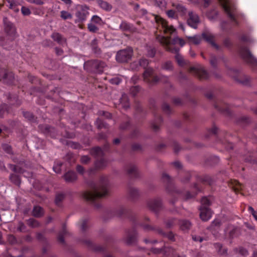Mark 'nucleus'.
Segmentation results:
<instances>
[{
    "instance_id": "nucleus-1",
    "label": "nucleus",
    "mask_w": 257,
    "mask_h": 257,
    "mask_svg": "<svg viewBox=\"0 0 257 257\" xmlns=\"http://www.w3.org/2000/svg\"><path fill=\"white\" fill-rule=\"evenodd\" d=\"M107 178L101 177L99 185L94 184L90 185L92 191H86L83 193V197L87 201L94 203L97 199L105 196L108 194Z\"/></svg>"
},
{
    "instance_id": "nucleus-2",
    "label": "nucleus",
    "mask_w": 257,
    "mask_h": 257,
    "mask_svg": "<svg viewBox=\"0 0 257 257\" xmlns=\"http://www.w3.org/2000/svg\"><path fill=\"white\" fill-rule=\"evenodd\" d=\"M218 1L228 18L235 25H238V22L236 18L238 14L234 1L233 0Z\"/></svg>"
},
{
    "instance_id": "nucleus-3",
    "label": "nucleus",
    "mask_w": 257,
    "mask_h": 257,
    "mask_svg": "<svg viewBox=\"0 0 257 257\" xmlns=\"http://www.w3.org/2000/svg\"><path fill=\"white\" fill-rule=\"evenodd\" d=\"M156 39L158 42L165 47L167 50H168V47H169L171 48H175L172 45L178 44L181 47H183L185 44V42L183 39L177 36L171 40L169 37H165L156 34Z\"/></svg>"
},
{
    "instance_id": "nucleus-4",
    "label": "nucleus",
    "mask_w": 257,
    "mask_h": 257,
    "mask_svg": "<svg viewBox=\"0 0 257 257\" xmlns=\"http://www.w3.org/2000/svg\"><path fill=\"white\" fill-rule=\"evenodd\" d=\"M143 76L144 80L151 85H153L159 81L166 83L168 80L167 77L163 75H155L153 69L151 68H149L145 70Z\"/></svg>"
},
{
    "instance_id": "nucleus-5",
    "label": "nucleus",
    "mask_w": 257,
    "mask_h": 257,
    "mask_svg": "<svg viewBox=\"0 0 257 257\" xmlns=\"http://www.w3.org/2000/svg\"><path fill=\"white\" fill-rule=\"evenodd\" d=\"M157 23V29L160 32H163L165 34L172 35L176 32V29L172 25H169L167 22L161 17L155 16L154 17Z\"/></svg>"
},
{
    "instance_id": "nucleus-6",
    "label": "nucleus",
    "mask_w": 257,
    "mask_h": 257,
    "mask_svg": "<svg viewBox=\"0 0 257 257\" xmlns=\"http://www.w3.org/2000/svg\"><path fill=\"white\" fill-rule=\"evenodd\" d=\"M239 51L241 57L247 64L252 68L257 69V59L251 54L246 47H240Z\"/></svg>"
},
{
    "instance_id": "nucleus-7",
    "label": "nucleus",
    "mask_w": 257,
    "mask_h": 257,
    "mask_svg": "<svg viewBox=\"0 0 257 257\" xmlns=\"http://www.w3.org/2000/svg\"><path fill=\"white\" fill-rule=\"evenodd\" d=\"M133 53V49L131 47L121 50L117 52L115 57L116 60L120 63L126 62L132 58Z\"/></svg>"
},
{
    "instance_id": "nucleus-8",
    "label": "nucleus",
    "mask_w": 257,
    "mask_h": 257,
    "mask_svg": "<svg viewBox=\"0 0 257 257\" xmlns=\"http://www.w3.org/2000/svg\"><path fill=\"white\" fill-rule=\"evenodd\" d=\"M5 30L12 40L16 37V29L12 23L9 22L6 18L4 19Z\"/></svg>"
},
{
    "instance_id": "nucleus-9",
    "label": "nucleus",
    "mask_w": 257,
    "mask_h": 257,
    "mask_svg": "<svg viewBox=\"0 0 257 257\" xmlns=\"http://www.w3.org/2000/svg\"><path fill=\"white\" fill-rule=\"evenodd\" d=\"M187 22L188 25L192 28L197 29L200 21L198 15L196 13L191 11L189 12L188 13V18Z\"/></svg>"
},
{
    "instance_id": "nucleus-10",
    "label": "nucleus",
    "mask_w": 257,
    "mask_h": 257,
    "mask_svg": "<svg viewBox=\"0 0 257 257\" xmlns=\"http://www.w3.org/2000/svg\"><path fill=\"white\" fill-rule=\"evenodd\" d=\"M201 37L216 49H219L220 47L214 42V36L209 30H204L202 33Z\"/></svg>"
},
{
    "instance_id": "nucleus-11",
    "label": "nucleus",
    "mask_w": 257,
    "mask_h": 257,
    "mask_svg": "<svg viewBox=\"0 0 257 257\" xmlns=\"http://www.w3.org/2000/svg\"><path fill=\"white\" fill-rule=\"evenodd\" d=\"M189 72L193 73L196 75L200 79H207L208 77V74L201 67H192L189 69Z\"/></svg>"
},
{
    "instance_id": "nucleus-12",
    "label": "nucleus",
    "mask_w": 257,
    "mask_h": 257,
    "mask_svg": "<svg viewBox=\"0 0 257 257\" xmlns=\"http://www.w3.org/2000/svg\"><path fill=\"white\" fill-rule=\"evenodd\" d=\"M151 251L155 254L163 253L165 256H169L174 254V250L171 247H164L161 248L152 247Z\"/></svg>"
},
{
    "instance_id": "nucleus-13",
    "label": "nucleus",
    "mask_w": 257,
    "mask_h": 257,
    "mask_svg": "<svg viewBox=\"0 0 257 257\" xmlns=\"http://www.w3.org/2000/svg\"><path fill=\"white\" fill-rule=\"evenodd\" d=\"M148 206L151 210L157 212L162 206L161 200L159 198L150 200L148 202Z\"/></svg>"
},
{
    "instance_id": "nucleus-14",
    "label": "nucleus",
    "mask_w": 257,
    "mask_h": 257,
    "mask_svg": "<svg viewBox=\"0 0 257 257\" xmlns=\"http://www.w3.org/2000/svg\"><path fill=\"white\" fill-rule=\"evenodd\" d=\"M200 218L204 221L210 219L212 216V212L210 209L207 207H201L200 208Z\"/></svg>"
},
{
    "instance_id": "nucleus-15",
    "label": "nucleus",
    "mask_w": 257,
    "mask_h": 257,
    "mask_svg": "<svg viewBox=\"0 0 257 257\" xmlns=\"http://www.w3.org/2000/svg\"><path fill=\"white\" fill-rule=\"evenodd\" d=\"M3 76L0 78V80H3L4 81L9 84L13 83L14 80V75L12 72H8L6 70L2 71Z\"/></svg>"
},
{
    "instance_id": "nucleus-16",
    "label": "nucleus",
    "mask_w": 257,
    "mask_h": 257,
    "mask_svg": "<svg viewBox=\"0 0 257 257\" xmlns=\"http://www.w3.org/2000/svg\"><path fill=\"white\" fill-rule=\"evenodd\" d=\"M167 51L176 54L175 59L179 65L183 66L185 64V61L183 57L179 53V49L177 48H171L170 47H168Z\"/></svg>"
},
{
    "instance_id": "nucleus-17",
    "label": "nucleus",
    "mask_w": 257,
    "mask_h": 257,
    "mask_svg": "<svg viewBox=\"0 0 257 257\" xmlns=\"http://www.w3.org/2000/svg\"><path fill=\"white\" fill-rule=\"evenodd\" d=\"M137 233L134 229L126 232L125 241L128 244L134 243L136 240Z\"/></svg>"
},
{
    "instance_id": "nucleus-18",
    "label": "nucleus",
    "mask_w": 257,
    "mask_h": 257,
    "mask_svg": "<svg viewBox=\"0 0 257 257\" xmlns=\"http://www.w3.org/2000/svg\"><path fill=\"white\" fill-rule=\"evenodd\" d=\"M87 10L88 9L86 8V9H82L80 11H79L76 13V16L79 21H84L86 19L87 17L89 14Z\"/></svg>"
},
{
    "instance_id": "nucleus-19",
    "label": "nucleus",
    "mask_w": 257,
    "mask_h": 257,
    "mask_svg": "<svg viewBox=\"0 0 257 257\" xmlns=\"http://www.w3.org/2000/svg\"><path fill=\"white\" fill-rule=\"evenodd\" d=\"M64 178L66 182H72L76 180L77 177L75 172L70 171L65 174Z\"/></svg>"
},
{
    "instance_id": "nucleus-20",
    "label": "nucleus",
    "mask_w": 257,
    "mask_h": 257,
    "mask_svg": "<svg viewBox=\"0 0 257 257\" xmlns=\"http://www.w3.org/2000/svg\"><path fill=\"white\" fill-rule=\"evenodd\" d=\"M188 40V43L191 44L198 45L202 41V37L200 35H196L194 36H186Z\"/></svg>"
},
{
    "instance_id": "nucleus-21",
    "label": "nucleus",
    "mask_w": 257,
    "mask_h": 257,
    "mask_svg": "<svg viewBox=\"0 0 257 257\" xmlns=\"http://www.w3.org/2000/svg\"><path fill=\"white\" fill-rule=\"evenodd\" d=\"M172 6L175 8L177 12L180 13L181 16H183L186 14L187 12L186 9L180 3L178 2L173 3Z\"/></svg>"
},
{
    "instance_id": "nucleus-22",
    "label": "nucleus",
    "mask_w": 257,
    "mask_h": 257,
    "mask_svg": "<svg viewBox=\"0 0 257 257\" xmlns=\"http://www.w3.org/2000/svg\"><path fill=\"white\" fill-rule=\"evenodd\" d=\"M53 40L60 45H63L66 43V40L58 33H53L51 35Z\"/></svg>"
},
{
    "instance_id": "nucleus-23",
    "label": "nucleus",
    "mask_w": 257,
    "mask_h": 257,
    "mask_svg": "<svg viewBox=\"0 0 257 257\" xmlns=\"http://www.w3.org/2000/svg\"><path fill=\"white\" fill-rule=\"evenodd\" d=\"M9 4L10 9L13 10L15 12H18V6L20 5L22 0H7Z\"/></svg>"
},
{
    "instance_id": "nucleus-24",
    "label": "nucleus",
    "mask_w": 257,
    "mask_h": 257,
    "mask_svg": "<svg viewBox=\"0 0 257 257\" xmlns=\"http://www.w3.org/2000/svg\"><path fill=\"white\" fill-rule=\"evenodd\" d=\"M90 154L95 157H100L103 155L102 150L98 147L92 148L90 150Z\"/></svg>"
},
{
    "instance_id": "nucleus-25",
    "label": "nucleus",
    "mask_w": 257,
    "mask_h": 257,
    "mask_svg": "<svg viewBox=\"0 0 257 257\" xmlns=\"http://www.w3.org/2000/svg\"><path fill=\"white\" fill-rule=\"evenodd\" d=\"M230 187L234 190L235 192H239L242 189L243 185L237 180H232L230 183Z\"/></svg>"
},
{
    "instance_id": "nucleus-26",
    "label": "nucleus",
    "mask_w": 257,
    "mask_h": 257,
    "mask_svg": "<svg viewBox=\"0 0 257 257\" xmlns=\"http://www.w3.org/2000/svg\"><path fill=\"white\" fill-rule=\"evenodd\" d=\"M120 103L122 107L124 109H127L130 106V103L128 102V99L127 95L125 94L122 95L120 99Z\"/></svg>"
},
{
    "instance_id": "nucleus-27",
    "label": "nucleus",
    "mask_w": 257,
    "mask_h": 257,
    "mask_svg": "<svg viewBox=\"0 0 257 257\" xmlns=\"http://www.w3.org/2000/svg\"><path fill=\"white\" fill-rule=\"evenodd\" d=\"M180 228L184 231L187 230L191 226V223L185 220L179 221V223Z\"/></svg>"
},
{
    "instance_id": "nucleus-28",
    "label": "nucleus",
    "mask_w": 257,
    "mask_h": 257,
    "mask_svg": "<svg viewBox=\"0 0 257 257\" xmlns=\"http://www.w3.org/2000/svg\"><path fill=\"white\" fill-rule=\"evenodd\" d=\"M44 213L43 209L40 206H35L33 210V215L36 217H39L43 215Z\"/></svg>"
},
{
    "instance_id": "nucleus-29",
    "label": "nucleus",
    "mask_w": 257,
    "mask_h": 257,
    "mask_svg": "<svg viewBox=\"0 0 257 257\" xmlns=\"http://www.w3.org/2000/svg\"><path fill=\"white\" fill-rule=\"evenodd\" d=\"M98 5L103 9L106 11H110L112 7L107 2L101 0L98 1Z\"/></svg>"
},
{
    "instance_id": "nucleus-30",
    "label": "nucleus",
    "mask_w": 257,
    "mask_h": 257,
    "mask_svg": "<svg viewBox=\"0 0 257 257\" xmlns=\"http://www.w3.org/2000/svg\"><path fill=\"white\" fill-rule=\"evenodd\" d=\"M10 180L16 185L19 186L21 184V180L19 176L15 174H11L10 176Z\"/></svg>"
},
{
    "instance_id": "nucleus-31",
    "label": "nucleus",
    "mask_w": 257,
    "mask_h": 257,
    "mask_svg": "<svg viewBox=\"0 0 257 257\" xmlns=\"http://www.w3.org/2000/svg\"><path fill=\"white\" fill-rule=\"evenodd\" d=\"M107 165V161L103 158L96 161L95 167L96 169H100L105 167Z\"/></svg>"
},
{
    "instance_id": "nucleus-32",
    "label": "nucleus",
    "mask_w": 257,
    "mask_h": 257,
    "mask_svg": "<svg viewBox=\"0 0 257 257\" xmlns=\"http://www.w3.org/2000/svg\"><path fill=\"white\" fill-rule=\"evenodd\" d=\"M232 72L237 73V72H236V71L234 69H231V70H230V72H229V75H230L232 77H234V79L236 81H237L239 82L240 83H241L243 84H244V85H246L248 83L249 79L247 77L244 76L245 79L244 80H241L238 79L235 75H234L233 74L232 75L231 74V73H232Z\"/></svg>"
},
{
    "instance_id": "nucleus-33",
    "label": "nucleus",
    "mask_w": 257,
    "mask_h": 257,
    "mask_svg": "<svg viewBox=\"0 0 257 257\" xmlns=\"http://www.w3.org/2000/svg\"><path fill=\"white\" fill-rule=\"evenodd\" d=\"M129 195L132 199H135L139 195V192L137 189L130 188L128 190Z\"/></svg>"
},
{
    "instance_id": "nucleus-34",
    "label": "nucleus",
    "mask_w": 257,
    "mask_h": 257,
    "mask_svg": "<svg viewBox=\"0 0 257 257\" xmlns=\"http://www.w3.org/2000/svg\"><path fill=\"white\" fill-rule=\"evenodd\" d=\"M214 246L219 254H225L227 253V249L223 248L221 244L219 243H215Z\"/></svg>"
},
{
    "instance_id": "nucleus-35",
    "label": "nucleus",
    "mask_w": 257,
    "mask_h": 257,
    "mask_svg": "<svg viewBox=\"0 0 257 257\" xmlns=\"http://www.w3.org/2000/svg\"><path fill=\"white\" fill-rule=\"evenodd\" d=\"M157 232H158V233L159 234H160L163 236H166L170 240H172V241L174 240V235L172 233V232H170L169 233L167 234V233H165V232H164L161 229H158Z\"/></svg>"
},
{
    "instance_id": "nucleus-36",
    "label": "nucleus",
    "mask_w": 257,
    "mask_h": 257,
    "mask_svg": "<svg viewBox=\"0 0 257 257\" xmlns=\"http://www.w3.org/2000/svg\"><path fill=\"white\" fill-rule=\"evenodd\" d=\"M2 148L6 153L9 155L13 154V151L12 147L8 144H3L2 145Z\"/></svg>"
},
{
    "instance_id": "nucleus-37",
    "label": "nucleus",
    "mask_w": 257,
    "mask_h": 257,
    "mask_svg": "<svg viewBox=\"0 0 257 257\" xmlns=\"http://www.w3.org/2000/svg\"><path fill=\"white\" fill-rule=\"evenodd\" d=\"M127 173L130 175L137 177L138 175L137 167L134 165L131 166L127 170Z\"/></svg>"
},
{
    "instance_id": "nucleus-38",
    "label": "nucleus",
    "mask_w": 257,
    "mask_h": 257,
    "mask_svg": "<svg viewBox=\"0 0 257 257\" xmlns=\"http://www.w3.org/2000/svg\"><path fill=\"white\" fill-rule=\"evenodd\" d=\"M27 224L33 228L37 227L39 226L40 224L37 220L34 218H30L27 221Z\"/></svg>"
},
{
    "instance_id": "nucleus-39",
    "label": "nucleus",
    "mask_w": 257,
    "mask_h": 257,
    "mask_svg": "<svg viewBox=\"0 0 257 257\" xmlns=\"http://www.w3.org/2000/svg\"><path fill=\"white\" fill-rule=\"evenodd\" d=\"M131 26L126 22H122L119 26V28L123 31H127L131 29Z\"/></svg>"
},
{
    "instance_id": "nucleus-40",
    "label": "nucleus",
    "mask_w": 257,
    "mask_h": 257,
    "mask_svg": "<svg viewBox=\"0 0 257 257\" xmlns=\"http://www.w3.org/2000/svg\"><path fill=\"white\" fill-rule=\"evenodd\" d=\"M234 251L236 254L238 253L242 256H245L248 254L247 250L242 247H239L238 248L234 249Z\"/></svg>"
},
{
    "instance_id": "nucleus-41",
    "label": "nucleus",
    "mask_w": 257,
    "mask_h": 257,
    "mask_svg": "<svg viewBox=\"0 0 257 257\" xmlns=\"http://www.w3.org/2000/svg\"><path fill=\"white\" fill-rule=\"evenodd\" d=\"M61 18L63 20L71 19L72 18V15L69 12L65 11H62L60 12Z\"/></svg>"
},
{
    "instance_id": "nucleus-42",
    "label": "nucleus",
    "mask_w": 257,
    "mask_h": 257,
    "mask_svg": "<svg viewBox=\"0 0 257 257\" xmlns=\"http://www.w3.org/2000/svg\"><path fill=\"white\" fill-rule=\"evenodd\" d=\"M96 125L98 128H107V124L104 122L103 120H101L99 118H98L96 121Z\"/></svg>"
},
{
    "instance_id": "nucleus-43",
    "label": "nucleus",
    "mask_w": 257,
    "mask_h": 257,
    "mask_svg": "<svg viewBox=\"0 0 257 257\" xmlns=\"http://www.w3.org/2000/svg\"><path fill=\"white\" fill-rule=\"evenodd\" d=\"M224 107H221L217 105H216L215 107L218 109V110L219 111H221V112L226 113L227 114L229 113L230 111H229L228 105H227V104H224Z\"/></svg>"
},
{
    "instance_id": "nucleus-44",
    "label": "nucleus",
    "mask_w": 257,
    "mask_h": 257,
    "mask_svg": "<svg viewBox=\"0 0 257 257\" xmlns=\"http://www.w3.org/2000/svg\"><path fill=\"white\" fill-rule=\"evenodd\" d=\"M156 5L162 10L166 9V2L164 0H155Z\"/></svg>"
},
{
    "instance_id": "nucleus-45",
    "label": "nucleus",
    "mask_w": 257,
    "mask_h": 257,
    "mask_svg": "<svg viewBox=\"0 0 257 257\" xmlns=\"http://www.w3.org/2000/svg\"><path fill=\"white\" fill-rule=\"evenodd\" d=\"M66 233V230L65 229V226H63V230L62 231L59 233L58 236V239L61 243H64V235Z\"/></svg>"
},
{
    "instance_id": "nucleus-46",
    "label": "nucleus",
    "mask_w": 257,
    "mask_h": 257,
    "mask_svg": "<svg viewBox=\"0 0 257 257\" xmlns=\"http://www.w3.org/2000/svg\"><path fill=\"white\" fill-rule=\"evenodd\" d=\"M252 158H253V153H252V152H248V154H247V156L244 157V160L246 162L254 163L255 161L253 159H252Z\"/></svg>"
},
{
    "instance_id": "nucleus-47",
    "label": "nucleus",
    "mask_w": 257,
    "mask_h": 257,
    "mask_svg": "<svg viewBox=\"0 0 257 257\" xmlns=\"http://www.w3.org/2000/svg\"><path fill=\"white\" fill-rule=\"evenodd\" d=\"M140 90V87L139 86H133L130 88V93L133 96H135Z\"/></svg>"
},
{
    "instance_id": "nucleus-48",
    "label": "nucleus",
    "mask_w": 257,
    "mask_h": 257,
    "mask_svg": "<svg viewBox=\"0 0 257 257\" xmlns=\"http://www.w3.org/2000/svg\"><path fill=\"white\" fill-rule=\"evenodd\" d=\"M177 223H179V221L178 220H177L176 219H171L170 220H169L166 222V226H167V227L170 228V227H171L172 226H174V225H175Z\"/></svg>"
},
{
    "instance_id": "nucleus-49",
    "label": "nucleus",
    "mask_w": 257,
    "mask_h": 257,
    "mask_svg": "<svg viewBox=\"0 0 257 257\" xmlns=\"http://www.w3.org/2000/svg\"><path fill=\"white\" fill-rule=\"evenodd\" d=\"M62 163L61 162L55 163L54 165L53 169L54 171L56 173H60L61 172L60 167L62 166Z\"/></svg>"
},
{
    "instance_id": "nucleus-50",
    "label": "nucleus",
    "mask_w": 257,
    "mask_h": 257,
    "mask_svg": "<svg viewBox=\"0 0 257 257\" xmlns=\"http://www.w3.org/2000/svg\"><path fill=\"white\" fill-rule=\"evenodd\" d=\"M210 202L209 200L206 197H204L201 199V207H207L209 206Z\"/></svg>"
},
{
    "instance_id": "nucleus-51",
    "label": "nucleus",
    "mask_w": 257,
    "mask_h": 257,
    "mask_svg": "<svg viewBox=\"0 0 257 257\" xmlns=\"http://www.w3.org/2000/svg\"><path fill=\"white\" fill-rule=\"evenodd\" d=\"M220 221L219 219H215L212 222L210 226L211 229H216V228L220 226Z\"/></svg>"
},
{
    "instance_id": "nucleus-52",
    "label": "nucleus",
    "mask_w": 257,
    "mask_h": 257,
    "mask_svg": "<svg viewBox=\"0 0 257 257\" xmlns=\"http://www.w3.org/2000/svg\"><path fill=\"white\" fill-rule=\"evenodd\" d=\"M166 14L169 18L176 19L177 17L176 13L172 10H169L166 12Z\"/></svg>"
},
{
    "instance_id": "nucleus-53",
    "label": "nucleus",
    "mask_w": 257,
    "mask_h": 257,
    "mask_svg": "<svg viewBox=\"0 0 257 257\" xmlns=\"http://www.w3.org/2000/svg\"><path fill=\"white\" fill-rule=\"evenodd\" d=\"M217 15V13L215 10H213L211 12H208L206 14L207 17L210 20L214 19L216 17Z\"/></svg>"
},
{
    "instance_id": "nucleus-54",
    "label": "nucleus",
    "mask_w": 257,
    "mask_h": 257,
    "mask_svg": "<svg viewBox=\"0 0 257 257\" xmlns=\"http://www.w3.org/2000/svg\"><path fill=\"white\" fill-rule=\"evenodd\" d=\"M88 29L91 32H96L98 31V28L94 24L90 23L88 24Z\"/></svg>"
},
{
    "instance_id": "nucleus-55",
    "label": "nucleus",
    "mask_w": 257,
    "mask_h": 257,
    "mask_svg": "<svg viewBox=\"0 0 257 257\" xmlns=\"http://www.w3.org/2000/svg\"><path fill=\"white\" fill-rule=\"evenodd\" d=\"M156 54V51L154 48L149 47L148 48L147 55L150 57H153Z\"/></svg>"
},
{
    "instance_id": "nucleus-56",
    "label": "nucleus",
    "mask_w": 257,
    "mask_h": 257,
    "mask_svg": "<svg viewBox=\"0 0 257 257\" xmlns=\"http://www.w3.org/2000/svg\"><path fill=\"white\" fill-rule=\"evenodd\" d=\"M64 195L63 194H58L56 195L55 198V203L59 205L60 202L63 199Z\"/></svg>"
},
{
    "instance_id": "nucleus-57",
    "label": "nucleus",
    "mask_w": 257,
    "mask_h": 257,
    "mask_svg": "<svg viewBox=\"0 0 257 257\" xmlns=\"http://www.w3.org/2000/svg\"><path fill=\"white\" fill-rule=\"evenodd\" d=\"M162 121L161 117H159L158 118L157 122H153L152 123V127L155 131H157L159 128V124Z\"/></svg>"
},
{
    "instance_id": "nucleus-58",
    "label": "nucleus",
    "mask_w": 257,
    "mask_h": 257,
    "mask_svg": "<svg viewBox=\"0 0 257 257\" xmlns=\"http://www.w3.org/2000/svg\"><path fill=\"white\" fill-rule=\"evenodd\" d=\"M139 63L140 66H142L144 68H146L149 64V61L146 59L143 58L140 60Z\"/></svg>"
},
{
    "instance_id": "nucleus-59",
    "label": "nucleus",
    "mask_w": 257,
    "mask_h": 257,
    "mask_svg": "<svg viewBox=\"0 0 257 257\" xmlns=\"http://www.w3.org/2000/svg\"><path fill=\"white\" fill-rule=\"evenodd\" d=\"M91 21L94 23L101 24L102 22L101 19L97 16H93L91 18Z\"/></svg>"
},
{
    "instance_id": "nucleus-60",
    "label": "nucleus",
    "mask_w": 257,
    "mask_h": 257,
    "mask_svg": "<svg viewBox=\"0 0 257 257\" xmlns=\"http://www.w3.org/2000/svg\"><path fill=\"white\" fill-rule=\"evenodd\" d=\"M210 61L211 65L213 67H216L217 63V59L215 56H211Z\"/></svg>"
},
{
    "instance_id": "nucleus-61",
    "label": "nucleus",
    "mask_w": 257,
    "mask_h": 257,
    "mask_svg": "<svg viewBox=\"0 0 257 257\" xmlns=\"http://www.w3.org/2000/svg\"><path fill=\"white\" fill-rule=\"evenodd\" d=\"M21 11L22 14L25 16H28L31 13L29 9L25 7H22Z\"/></svg>"
},
{
    "instance_id": "nucleus-62",
    "label": "nucleus",
    "mask_w": 257,
    "mask_h": 257,
    "mask_svg": "<svg viewBox=\"0 0 257 257\" xmlns=\"http://www.w3.org/2000/svg\"><path fill=\"white\" fill-rule=\"evenodd\" d=\"M172 63L171 62H166L163 66V69L165 70H171L172 68Z\"/></svg>"
},
{
    "instance_id": "nucleus-63",
    "label": "nucleus",
    "mask_w": 257,
    "mask_h": 257,
    "mask_svg": "<svg viewBox=\"0 0 257 257\" xmlns=\"http://www.w3.org/2000/svg\"><path fill=\"white\" fill-rule=\"evenodd\" d=\"M162 109L164 112L167 113H169L171 112L170 106L167 103H164L163 104Z\"/></svg>"
},
{
    "instance_id": "nucleus-64",
    "label": "nucleus",
    "mask_w": 257,
    "mask_h": 257,
    "mask_svg": "<svg viewBox=\"0 0 257 257\" xmlns=\"http://www.w3.org/2000/svg\"><path fill=\"white\" fill-rule=\"evenodd\" d=\"M248 211L251 213L255 219L257 220V211H254L251 206L248 207Z\"/></svg>"
}]
</instances>
